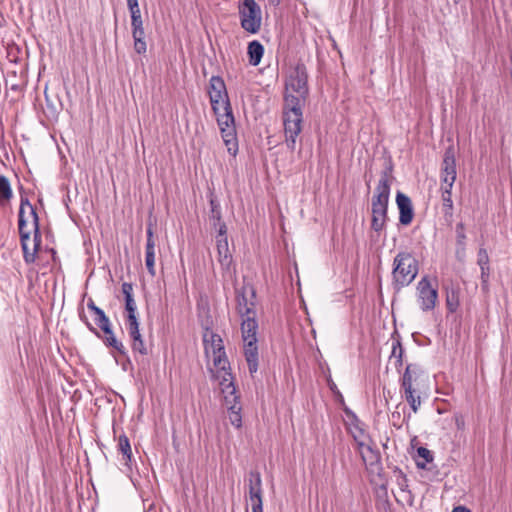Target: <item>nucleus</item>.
Instances as JSON below:
<instances>
[{"label": "nucleus", "instance_id": "nucleus-45", "mask_svg": "<svg viewBox=\"0 0 512 512\" xmlns=\"http://www.w3.org/2000/svg\"><path fill=\"white\" fill-rule=\"evenodd\" d=\"M398 485L402 491H405L408 487V479L406 475L401 474L400 478L398 479Z\"/></svg>", "mask_w": 512, "mask_h": 512}, {"label": "nucleus", "instance_id": "nucleus-44", "mask_svg": "<svg viewBox=\"0 0 512 512\" xmlns=\"http://www.w3.org/2000/svg\"><path fill=\"white\" fill-rule=\"evenodd\" d=\"M132 37H133V40H137L138 38L145 39L144 28L133 29L132 30Z\"/></svg>", "mask_w": 512, "mask_h": 512}, {"label": "nucleus", "instance_id": "nucleus-52", "mask_svg": "<svg viewBox=\"0 0 512 512\" xmlns=\"http://www.w3.org/2000/svg\"><path fill=\"white\" fill-rule=\"evenodd\" d=\"M269 1H270V3L276 4V5L279 4V2H280V0H269Z\"/></svg>", "mask_w": 512, "mask_h": 512}, {"label": "nucleus", "instance_id": "nucleus-19", "mask_svg": "<svg viewBox=\"0 0 512 512\" xmlns=\"http://www.w3.org/2000/svg\"><path fill=\"white\" fill-rule=\"evenodd\" d=\"M121 289L125 299V310L127 312L126 323L139 322L137 318V305L133 297V285L124 282Z\"/></svg>", "mask_w": 512, "mask_h": 512}, {"label": "nucleus", "instance_id": "nucleus-5", "mask_svg": "<svg viewBox=\"0 0 512 512\" xmlns=\"http://www.w3.org/2000/svg\"><path fill=\"white\" fill-rule=\"evenodd\" d=\"M203 344L206 355L213 357V364L216 368L223 370L225 373L229 368V361L227 359L223 340L220 335L212 330L207 329L203 335ZM224 376L228 377L227 374Z\"/></svg>", "mask_w": 512, "mask_h": 512}, {"label": "nucleus", "instance_id": "nucleus-13", "mask_svg": "<svg viewBox=\"0 0 512 512\" xmlns=\"http://www.w3.org/2000/svg\"><path fill=\"white\" fill-rule=\"evenodd\" d=\"M307 70L304 64H297L286 81V90L295 92L299 95L308 94Z\"/></svg>", "mask_w": 512, "mask_h": 512}, {"label": "nucleus", "instance_id": "nucleus-51", "mask_svg": "<svg viewBox=\"0 0 512 512\" xmlns=\"http://www.w3.org/2000/svg\"><path fill=\"white\" fill-rule=\"evenodd\" d=\"M252 512H263V507H261L259 503L257 506L252 507Z\"/></svg>", "mask_w": 512, "mask_h": 512}, {"label": "nucleus", "instance_id": "nucleus-53", "mask_svg": "<svg viewBox=\"0 0 512 512\" xmlns=\"http://www.w3.org/2000/svg\"><path fill=\"white\" fill-rule=\"evenodd\" d=\"M453 1H454L455 3H458V2H459V0H453Z\"/></svg>", "mask_w": 512, "mask_h": 512}, {"label": "nucleus", "instance_id": "nucleus-34", "mask_svg": "<svg viewBox=\"0 0 512 512\" xmlns=\"http://www.w3.org/2000/svg\"><path fill=\"white\" fill-rule=\"evenodd\" d=\"M94 321L95 324L101 329V330H108V327L111 326L109 318L106 316L105 312L100 309L97 310Z\"/></svg>", "mask_w": 512, "mask_h": 512}, {"label": "nucleus", "instance_id": "nucleus-38", "mask_svg": "<svg viewBox=\"0 0 512 512\" xmlns=\"http://www.w3.org/2000/svg\"><path fill=\"white\" fill-rule=\"evenodd\" d=\"M23 250V257L26 263H33L36 258V253L38 250H35V246L33 247L32 252H30L28 245L25 246V248H22Z\"/></svg>", "mask_w": 512, "mask_h": 512}, {"label": "nucleus", "instance_id": "nucleus-31", "mask_svg": "<svg viewBox=\"0 0 512 512\" xmlns=\"http://www.w3.org/2000/svg\"><path fill=\"white\" fill-rule=\"evenodd\" d=\"M403 353L404 350L401 343L399 341H394L392 343V352L390 358L394 359L395 368L398 370L402 367L403 364Z\"/></svg>", "mask_w": 512, "mask_h": 512}, {"label": "nucleus", "instance_id": "nucleus-18", "mask_svg": "<svg viewBox=\"0 0 512 512\" xmlns=\"http://www.w3.org/2000/svg\"><path fill=\"white\" fill-rule=\"evenodd\" d=\"M370 443L359 446L357 449L366 468L375 471L381 465V456L379 451L374 449Z\"/></svg>", "mask_w": 512, "mask_h": 512}, {"label": "nucleus", "instance_id": "nucleus-29", "mask_svg": "<svg viewBox=\"0 0 512 512\" xmlns=\"http://www.w3.org/2000/svg\"><path fill=\"white\" fill-rule=\"evenodd\" d=\"M12 189L7 177L0 176V204L5 205L12 198Z\"/></svg>", "mask_w": 512, "mask_h": 512}, {"label": "nucleus", "instance_id": "nucleus-49", "mask_svg": "<svg viewBox=\"0 0 512 512\" xmlns=\"http://www.w3.org/2000/svg\"><path fill=\"white\" fill-rule=\"evenodd\" d=\"M87 307L90 311H92L93 313H96L97 310H100L101 308H99L98 306L95 305L94 301L90 298L87 302Z\"/></svg>", "mask_w": 512, "mask_h": 512}, {"label": "nucleus", "instance_id": "nucleus-3", "mask_svg": "<svg viewBox=\"0 0 512 512\" xmlns=\"http://www.w3.org/2000/svg\"><path fill=\"white\" fill-rule=\"evenodd\" d=\"M418 274V261L409 252H399L393 261V286L399 291L408 286Z\"/></svg>", "mask_w": 512, "mask_h": 512}, {"label": "nucleus", "instance_id": "nucleus-27", "mask_svg": "<svg viewBox=\"0 0 512 512\" xmlns=\"http://www.w3.org/2000/svg\"><path fill=\"white\" fill-rule=\"evenodd\" d=\"M105 334L103 339L104 343L108 347H112L115 349L120 355L125 356L127 354V350L123 343L115 337L111 326L108 327V330H102Z\"/></svg>", "mask_w": 512, "mask_h": 512}, {"label": "nucleus", "instance_id": "nucleus-26", "mask_svg": "<svg viewBox=\"0 0 512 512\" xmlns=\"http://www.w3.org/2000/svg\"><path fill=\"white\" fill-rule=\"evenodd\" d=\"M247 54L249 57V63L252 66H257L263 57L264 47L259 41L253 40L248 44Z\"/></svg>", "mask_w": 512, "mask_h": 512}, {"label": "nucleus", "instance_id": "nucleus-7", "mask_svg": "<svg viewBox=\"0 0 512 512\" xmlns=\"http://www.w3.org/2000/svg\"><path fill=\"white\" fill-rule=\"evenodd\" d=\"M226 374L228 377L223 376L220 385L223 387L222 392L225 394L224 398L226 404H230L228 408V418L234 427L240 428L242 426L241 406L237 403L238 396L236 395V388L232 382V375L231 373Z\"/></svg>", "mask_w": 512, "mask_h": 512}, {"label": "nucleus", "instance_id": "nucleus-8", "mask_svg": "<svg viewBox=\"0 0 512 512\" xmlns=\"http://www.w3.org/2000/svg\"><path fill=\"white\" fill-rule=\"evenodd\" d=\"M417 301L423 312L432 311L438 299L437 287H433L427 276L421 278L417 284Z\"/></svg>", "mask_w": 512, "mask_h": 512}, {"label": "nucleus", "instance_id": "nucleus-28", "mask_svg": "<svg viewBox=\"0 0 512 512\" xmlns=\"http://www.w3.org/2000/svg\"><path fill=\"white\" fill-rule=\"evenodd\" d=\"M118 451L122 453L125 465L130 469V462L132 458L131 446L128 437L122 434L118 438Z\"/></svg>", "mask_w": 512, "mask_h": 512}, {"label": "nucleus", "instance_id": "nucleus-42", "mask_svg": "<svg viewBox=\"0 0 512 512\" xmlns=\"http://www.w3.org/2000/svg\"><path fill=\"white\" fill-rule=\"evenodd\" d=\"M134 50L138 54H145L147 50L145 39L138 38L137 40H134Z\"/></svg>", "mask_w": 512, "mask_h": 512}, {"label": "nucleus", "instance_id": "nucleus-24", "mask_svg": "<svg viewBox=\"0 0 512 512\" xmlns=\"http://www.w3.org/2000/svg\"><path fill=\"white\" fill-rule=\"evenodd\" d=\"M371 210V228L375 232H380L384 229L388 219V207H371Z\"/></svg>", "mask_w": 512, "mask_h": 512}, {"label": "nucleus", "instance_id": "nucleus-9", "mask_svg": "<svg viewBox=\"0 0 512 512\" xmlns=\"http://www.w3.org/2000/svg\"><path fill=\"white\" fill-rule=\"evenodd\" d=\"M393 165L390 163L382 172L372 197L371 207H388Z\"/></svg>", "mask_w": 512, "mask_h": 512}, {"label": "nucleus", "instance_id": "nucleus-39", "mask_svg": "<svg viewBox=\"0 0 512 512\" xmlns=\"http://www.w3.org/2000/svg\"><path fill=\"white\" fill-rule=\"evenodd\" d=\"M209 220L214 228L217 227L218 223L223 222L221 209L215 210V211H210Z\"/></svg>", "mask_w": 512, "mask_h": 512}, {"label": "nucleus", "instance_id": "nucleus-30", "mask_svg": "<svg viewBox=\"0 0 512 512\" xmlns=\"http://www.w3.org/2000/svg\"><path fill=\"white\" fill-rule=\"evenodd\" d=\"M405 399L409 403L413 412L416 413L421 405V399L419 395H416L415 388L404 389Z\"/></svg>", "mask_w": 512, "mask_h": 512}, {"label": "nucleus", "instance_id": "nucleus-32", "mask_svg": "<svg viewBox=\"0 0 512 512\" xmlns=\"http://www.w3.org/2000/svg\"><path fill=\"white\" fill-rule=\"evenodd\" d=\"M460 305L459 301V293L457 290H450L447 292L446 295V306L450 313H454L457 311L458 307Z\"/></svg>", "mask_w": 512, "mask_h": 512}, {"label": "nucleus", "instance_id": "nucleus-22", "mask_svg": "<svg viewBox=\"0 0 512 512\" xmlns=\"http://www.w3.org/2000/svg\"><path fill=\"white\" fill-rule=\"evenodd\" d=\"M218 262L224 273H232L233 258L229 251L228 241H217Z\"/></svg>", "mask_w": 512, "mask_h": 512}, {"label": "nucleus", "instance_id": "nucleus-41", "mask_svg": "<svg viewBox=\"0 0 512 512\" xmlns=\"http://www.w3.org/2000/svg\"><path fill=\"white\" fill-rule=\"evenodd\" d=\"M216 228H218V234L216 236V242L217 241H221L223 239L225 241H228L227 240V236H226V234H227V226H226V224L224 222H220V223H218Z\"/></svg>", "mask_w": 512, "mask_h": 512}, {"label": "nucleus", "instance_id": "nucleus-50", "mask_svg": "<svg viewBox=\"0 0 512 512\" xmlns=\"http://www.w3.org/2000/svg\"><path fill=\"white\" fill-rule=\"evenodd\" d=\"M452 512H470L469 509H467L466 507L464 506H457V507H454V509L452 510Z\"/></svg>", "mask_w": 512, "mask_h": 512}, {"label": "nucleus", "instance_id": "nucleus-17", "mask_svg": "<svg viewBox=\"0 0 512 512\" xmlns=\"http://www.w3.org/2000/svg\"><path fill=\"white\" fill-rule=\"evenodd\" d=\"M396 204L399 209V222L405 226L409 225L414 217L411 199L404 193L398 191L396 194Z\"/></svg>", "mask_w": 512, "mask_h": 512}, {"label": "nucleus", "instance_id": "nucleus-10", "mask_svg": "<svg viewBox=\"0 0 512 512\" xmlns=\"http://www.w3.org/2000/svg\"><path fill=\"white\" fill-rule=\"evenodd\" d=\"M209 98L214 112L224 106H230L227 89L224 80L220 76H212L209 80Z\"/></svg>", "mask_w": 512, "mask_h": 512}, {"label": "nucleus", "instance_id": "nucleus-48", "mask_svg": "<svg viewBox=\"0 0 512 512\" xmlns=\"http://www.w3.org/2000/svg\"><path fill=\"white\" fill-rule=\"evenodd\" d=\"M80 318L81 320H83L86 324V326L88 327V329L93 332L94 334H96L97 336H99L97 330L95 329V327L87 320V318L84 316V315H80Z\"/></svg>", "mask_w": 512, "mask_h": 512}, {"label": "nucleus", "instance_id": "nucleus-36", "mask_svg": "<svg viewBox=\"0 0 512 512\" xmlns=\"http://www.w3.org/2000/svg\"><path fill=\"white\" fill-rule=\"evenodd\" d=\"M127 6L131 14V19L142 17L138 0H127Z\"/></svg>", "mask_w": 512, "mask_h": 512}, {"label": "nucleus", "instance_id": "nucleus-40", "mask_svg": "<svg viewBox=\"0 0 512 512\" xmlns=\"http://www.w3.org/2000/svg\"><path fill=\"white\" fill-rule=\"evenodd\" d=\"M456 180L449 179L447 182H445V178H441V186L440 191L441 193H452V188Z\"/></svg>", "mask_w": 512, "mask_h": 512}, {"label": "nucleus", "instance_id": "nucleus-21", "mask_svg": "<svg viewBox=\"0 0 512 512\" xmlns=\"http://www.w3.org/2000/svg\"><path fill=\"white\" fill-rule=\"evenodd\" d=\"M126 327L128 330V334L132 340V350L133 352H137L141 355H147L148 350L145 346L144 340L139 330V322L135 323H126Z\"/></svg>", "mask_w": 512, "mask_h": 512}, {"label": "nucleus", "instance_id": "nucleus-15", "mask_svg": "<svg viewBox=\"0 0 512 512\" xmlns=\"http://www.w3.org/2000/svg\"><path fill=\"white\" fill-rule=\"evenodd\" d=\"M146 245H145V265L148 273L154 277L156 275L155 270V250H156V239L154 236L152 224H148L146 228Z\"/></svg>", "mask_w": 512, "mask_h": 512}, {"label": "nucleus", "instance_id": "nucleus-20", "mask_svg": "<svg viewBox=\"0 0 512 512\" xmlns=\"http://www.w3.org/2000/svg\"><path fill=\"white\" fill-rule=\"evenodd\" d=\"M249 497L252 501V507L260 506L263 507L262 502V481L260 473L257 471H251L249 473Z\"/></svg>", "mask_w": 512, "mask_h": 512}, {"label": "nucleus", "instance_id": "nucleus-16", "mask_svg": "<svg viewBox=\"0 0 512 512\" xmlns=\"http://www.w3.org/2000/svg\"><path fill=\"white\" fill-rule=\"evenodd\" d=\"M456 153L452 145L446 148L441 164L440 178H445V182L449 179L456 180Z\"/></svg>", "mask_w": 512, "mask_h": 512}, {"label": "nucleus", "instance_id": "nucleus-25", "mask_svg": "<svg viewBox=\"0 0 512 512\" xmlns=\"http://www.w3.org/2000/svg\"><path fill=\"white\" fill-rule=\"evenodd\" d=\"M420 374V368L415 364H408L402 376L401 386L403 389L414 388Z\"/></svg>", "mask_w": 512, "mask_h": 512}, {"label": "nucleus", "instance_id": "nucleus-11", "mask_svg": "<svg viewBox=\"0 0 512 512\" xmlns=\"http://www.w3.org/2000/svg\"><path fill=\"white\" fill-rule=\"evenodd\" d=\"M26 208L29 210V216L32 218L33 230H34V242L35 250H39L41 245V233L39 228V217L36 213L35 208L31 205L28 198H21L20 208L18 214V229L19 232L26 230L27 220L25 219Z\"/></svg>", "mask_w": 512, "mask_h": 512}, {"label": "nucleus", "instance_id": "nucleus-35", "mask_svg": "<svg viewBox=\"0 0 512 512\" xmlns=\"http://www.w3.org/2000/svg\"><path fill=\"white\" fill-rule=\"evenodd\" d=\"M417 455L423 459V462H417V466L419 468H425L426 464L433 460V455L431 451L425 447H419L417 449Z\"/></svg>", "mask_w": 512, "mask_h": 512}, {"label": "nucleus", "instance_id": "nucleus-2", "mask_svg": "<svg viewBox=\"0 0 512 512\" xmlns=\"http://www.w3.org/2000/svg\"><path fill=\"white\" fill-rule=\"evenodd\" d=\"M241 334L244 343V356L248 365V369L251 375L258 370V346H257V331L258 322L256 316L243 317L241 318Z\"/></svg>", "mask_w": 512, "mask_h": 512}, {"label": "nucleus", "instance_id": "nucleus-43", "mask_svg": "<svg viewBox=\"0 0 512 512\" xmlns=\"http://www.w3.org/2000/svg\"><path fill=\"white\" fill-rule=\"evenodd\" d=\"M30 234H31V232L29 230H24L22 232H19L22 248H25V246L28 245V242L30 240Z\"/></svg>", "mask_w": 512, "mask_h": 512}, {"label": "nucleus", "instance_id": "nucleus-23", "mask_svg": "<svg viewBox=\"0 0 512 512\" xmlns=\"http://www.w3.org/2000/svg\"><path fill=\"white\" fill-rule=\"evenodd\" d=\"M477 264L481 270V287L482 290L487 291L489 287V278H490V266H489V256L487 250L485 248H479L477 254Z\"/></svg>", "mask_w": 512, "mask_h": 512}, {"label": "nucleus", "instance_id": "nucleus-47", "mask_svg": "<svg viewBox=\"0 0 512 512\" xmlns=\"http://www.w3.org/2000/svg\"><path fill=\"white\" fill-rule=\"evenodd\" d=\"M209 203H210V208H211L210 211H215V210L221 209L220 203L218 202V200L215 197H210Z\"/></svg>", "mask_w": 512, "mask_h": 512}, {"label": "nucleus", "instance_id": "nucleus-6", "mask_svg": "<svg viewBox=\"0 0 512 512\" xmlns=\"http://www.w3.org/2000/svg\"><path fill=\"white\" fill-rule=\"evenodd\" d=\"M217 117V123L228 152L235 155L237 152L236 128L232 107L224 106L221 110L214 112Z\"/></svg>", "mask_w": 512, "mask_h": 512}, {"label": "nucleus", "instance_id": "nucleus-14", "mask_svg": "<svg viewBox=\"0 0 512 512\" xmlns=\"http://www.w3.org/2000/svg\"><path fill=\"white\" fill-rule=\"evenodd\" d=\"M347 415L350 417V421L347 423V430L356 442L357 447L372 442L364 423L351 411L347 412Z\"/></svg>", "mask_w": 512, "mask_h": 512}, {"label": "nucleus", "instance_id": "nucleus-1", "mask_svg": "<svg viewBox=\"0 0 512 512\" xmlns=\"http://www.w3.org/2000/svg\"><path fill=\"white\" fill-rule=\"evenodd\" d=\"M290 92L286 90L284 96L283 125L287 147L293 151L296 145V138L302 129V107L306 95H293Z\"/></svg>", "mask_w": 512, "mask_h": 512}, {"label": "nucleus", "instance_id": "nucleus-33", "mask_svg": "<svg viewBox=\"0 0 512 512\" xmlns=\"http://www.w3.org/2000/svg\"><path fill=\"white\" fill-rule=\"evenodd\" d=\"M442 210L446 219L452 218L453 215V200L452 193H441Z\"/></svg>", "mask_w": 512, "mask_h": 512}, {"label": "nucleus", "instance_id": "nucleus-4", "mask_svg": "<svg viewBox=\"0 0 512 512\" xmlns=\"http://www.w3.org/2000/svg\"><path fill=\"white\" fill-rule=\"evenodd\" d=\"M238 14L243 30L257 34L261 29L262 12L255 0H239Z\"/></svg>", "mask_w": 512, "mask_h": 512}, {"label": "nucleus", "instance_id": "nucleus-46", "mask_svg": "<svg viewBox=\"0 0 512 512\" xmlns=\"http://www.w3.org/2000/svg\"><path fill=\"white\" fill-rule=\"evenodd\" d=\"M131 27L133 29L144 28L142 17L131 19Z\"/></svg>", "mask_w": 512, "mask_h": 512}, {"label": "nucleus", "instance_id": "nucleus-37", "mask_svg": "<svg viewBox=\"0 0 512 512\" xmlns=\"http://www.w3.org/2000/svg\"><path fill=\"white\" fill-rule=\"evenodd\" d=\"M456 239L459 245H464L466 240L465 228L462 222L456 225Z\"/></svg>", "mask_w": 512, "mask_h": 512}, {"label": "nucleus", "instance_id": "nucleus-12", "mask_svg": "<svg viewBox=\"0 0 512 512\" xmlns=\"http://www.w3.org/2000/svg\"><path fill=\"white\" fill-rule=\"evenodd\" d=\"M256 291L252 285H244L236 290L237 312L241 318L256 316L254 298Z\"/></svg>", "mask_w": 512, "mask_h": 512}]
</instances>
